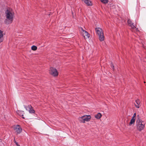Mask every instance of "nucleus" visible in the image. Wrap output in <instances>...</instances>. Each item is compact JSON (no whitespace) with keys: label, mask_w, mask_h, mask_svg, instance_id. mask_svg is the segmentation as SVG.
<instances>
[{"label":"nucleus","mask_w":146,"mask_h":146,"mask_svg":"<svg viewBox=\"0 0 146 146\" xmlns=\"http://www.w3.org/2000/svg\"><path fill=\"white\" fill-rule=\"evenodd\" d=\"M6 21L8 23H11L13 21L14 13L13 10L9 8H8L5 12Z\"/></svg>","instance_id":"obj_1"},{"label":"nucleus","mask_w":146,"mask_h":146,"mask_svg":"<svg viewBox=\"0 0 146 146\" xmlns=\"http://www.w3.org/2000/svg\"><path fill=\"white\" fill-rule=\"evenodd\" d=\"M99 39L100 41H102L104 40V33L101 35H98Z\"/></svg>","instance_id":"obj_12"},{"label":"nucleus","mask_w":146,"mask_h":146,"mask_svg":"<svg viewBox=\"0 0 146 146\" xmlns=\"http://www.w3.org/2000/svg\"><path fill=\"white\" fill-rule=\"evenodd\" d=\"M31 49L33 50H36L37 49V47L36 46L33 45L31 47Z\"/></svg>","instance_id":"obj_16"},{"label":"nucleus","mask_w":146,"mask_h":146,"mask_svg":"<svg viewBox=\"0 0 146 146\" xmlns=\"http://www.w3.org/2000/svg\"><path fill=\"white\" fill-rule=\"evenodd\" d=\"M14 142L15 143H16V145H17V142L15 140H14Z\"/></svg>","instance_id":"obj_22"},{"label":"nucleus","mask_w":146,"mask_h":146,"mask_svg":"<svg viewBox=\"0 0 146 146\" xmlns=\"http://www.w3.org/2000/svg\"><path fill=\"white\" fill-rule=\"evenodd\" d=\"M3 36H0V43L3 40Z\"/></svg>","instance_id":"obj_18"},{"label":"nucleus","mask_w":146,"mask_h":146,"mask_svg":"<svg viewBox=\"0 0 146 146\" xmlns=\"http://www.w3.org/2000/svg\"><path fill=\"white\" fill-rule=\"evenodd\" d=\"M131 20L129 19H128L127 20V23L131 27V28L133 29L134 28H135V26L133 24V23H131Z\"/></svg>","instance_id":"obj_10"},{"label":"nucleus","mask_w":146,"mask_h":146,"mask_svg":"<svg viewBox=\"0 0 146 146\" xmlns=\"http://www.w3.org/2000/svg\"><path fill=\"white\" fill-rule=\"evenodd\" d=\"M135 102L137 105L135 104V106L137 108H139L140 106V101L139 100L137 99V100H136Z\"/></svg>","instance_id":"obj_13"},{"label":"nucleus","mask_w":146,"mask_h":146,"mask_svg":"<svg viewBox=\"0 0 146 146\" xmlns=\"http://www.w3.org/2000/svg\"><path fill=\"white\" fill-rule=\"evenodd\" d=\"M145 122L142 120L140 119L139 117L136 120V126L137 129L141 131L143 130L145 127Z\"/></svg>","instance_id":"obj_2"},{"label":"nucleus","mask_w":146,"mask_h":146,"mask_svg":"<svg viewBox=\"0 0 146 146\" xmlns=\"http://www.w3.org/2000/svg\"><path fill=\"white\" fill-rule=\"evenodd\" d=\"M82 30V34L83 35L84 38L85 39L86 38H89L90 37V34L86 31L82 29L81 28Z\"/></svg>","instance_id":"obj_7"},{"label":"nucleus","mask_w":146,"mask_h":146,"mask_svg":"<svg viewBox=\"0 0 146 146\" xmlns=\"http://www.w3.org/2000/svg\"><path fill=\"white\" fill-rule=\"evenodd\" d=\"M82 1L88 6H91L92 5L91 2L89 0H82Z\"/></svg>","instance_id":"obj_9"},{"label":"nucleus","mask_w":146,"mask_h":146,"mask_svg":"<svg viewBox=\"0 0 146 146\" xmlns=\"http://www.w3.org/2000/svg\"><path fill=\"white\" fill-rule=\"evenodd\" d=\"M135 119L132 118L130 120V122L129 124V126H130L132 125H134L135 124Z\"/></svg>","instance_id":"obj_11"},{"label":"nucleus","mask_w":146,"mask_h":146,"mask_svg":"<svg viewBox=\"0 0 146 146\" xmlns=\"http://www.w3.org/2000/svg\"><path fill=\"white\" fill-rule=\"evenodd\" d=\"M91 118L90 115H85L78 118V120L80 122L85 123L86 121H89Z\"/></svg>","instance_id":"obj_3"},{"label":"nucleus","mask_w":146,"mask_h":146,"mask_svg":"<svg viewBox=\"0 0 146 146\" xmlns=\"http://www.w3.org/2000/svg\"><path fill=\"white\" fill-rule=\"evenodd\" d=\"M24 107L27 110H28L30 113H35V111L32 108L31 105L28 106H24Z\"/></svg>","instance_id":"obj_6"},{"label":"nucleus","mask_w":146,"mask_h":146,"mask_svg":"<svg viewBox=\"0 0 146 146\" xmlns=\"http://www.w3.org/2000/svg\"><path fill=\"white\" fill-rule=\"evenodd\" d=\"M111 67L113 69V70L114 69V66H113V65H111Z\"/></svg>","instance_id":"obj_23"},{"label":"nucleus","mask_w":146,"mask_h":146,"mask_svg":"<svg viewBox=\"0 0 146 146\" xmlns=\"http://www.w3.org/2000/svg\"><path fill=\"white\" fill-rule=\"evenodd\" d=\"M49 73L51 75L54 76H57L58 74V73L57 70L53 68H50Z\"/></svg>","instance_id":"obj_5"},{"label":"nucleus","mask_w":146,"mask_h":146,"mask_svg":"<svg viewBox=\"0 0 146 146\" xmlns=\"http://www.w3.org/2000/svg\"><path fill=\"white\" fill-rule=\"evenodd\" d=\"M136 115V113H135L133 114V116L132 117V118H133L134 119H135V117Z\"/></svg>","instance_id":"obj_19"},{"label":"nucleus","mask_w":146,"mask_h":146,"mask_svg":"<svg viewBox=\"0 0 146 146\" xmlns=\"http://www.w3.org/2000/svg\"><path fill=\"white\" fill-rule=\"evenodd\" d=\"M0 36H3L2 32L1 30H0Z\"/></svg>","instance_id":"obj_20"},{"label":"nucleus","mask_w":146,"mask_h":146,"mask_svg":"<svg viewBox=\"0 0 146 146\" xmlns=\"http://www.w3.org/2000/svg\"><path fill=\"white\" fill-rule=\"evenodd\" d=\"M23 118H24V117H23Z\"/></svg>","instance_id":"obj_26"},{"label":"nucleus","mask_w":146,"mask_h":146,"mask_svg":"<svg viewBox=\"0 0 146 146\" xmlns=\"http://www.w3.org/2000/svg\"><path fill=\"white\" fill-rule=\"evenodd\" d=\"M101 117L102 114L100 113H98L97 114L95 115V117L97 119H100Z\"/></svg>","instance_id":"obj_14"},{"label":"nucleus","mask_w":146,"mask_h":146,"mask_svg":"<svg viewBox=\"0 0 146 146\" xmlns=\"http://www.w3.org/2000/svg\"><path fill=\"white\" fill-rule=\"evenodd\" d=\"M135 29V30H136V31H137L138 30V29L137 28H136L135 26V28H134L133 29Z\"/></svg>","instance_id":"obj_21"},{"label":"nucleus","mask_w":146,"mask_h":146,"mask_svg":"<svg viewBox=\"0 0 146 146\" xmlns=\"http://www.w3.org/2000/svg\"><path fill=\"white\" fill-rule=\"evenodd\" d=\"M103 3L105 4L108 2V0H100Z\"/></svg>","instance_id":"obj_17"},{"label":"nucleus","mask_w":146,"mask_h":146,"mask_svg":"<svg viewBox=\"0 0 146 146\" xmlns=\"http://www.w3.org/2000/svg\"><path fill=\"white\" fill-rule=\"evenodd\" d=\"M137 117H139V115H137Z\"/></svg>","instance_id":"obj_25"},{"label":"nucleus","mask_w":146,"mask_h":146,"mask_svg":"<svg viewBox=\"0 0 146 146\" xmlns=\"http://www.w3.org/2000/svg\"><path fill=\"white\" fill-rule=\"evenodd\" d=\"M96 33L98 35L103 34L102 29L100 28H96L95 29Z\"/></svg>","instance_id":"obj_8"},{"label":"nucleus","mask_w":146,"mask_h":146,"mask_svg":"<svg viewBox=\"0 0 146 146\" xmlns=\"http://www.w3.org/2000/svg\"><path fill=\"white\" fill-rule=\"evenodd\" d=\"M13 129L17 134L20 133L22 131V129L20 125H15L13 126Z\"/></svg>","instance_id":"obj_4"},{"label":"nucleus","mask_w":146,"mask_h":146,"mask_svg":"<svg viewBox=\"0 0 146 146\" xmlns=\"http://www.w3.org/2000/svg\"><path fill=\"white\" fill-rule=\"evenodd\" d=\"M1 141V139H0V141Z\"/></svg>","instance_id":"obj_24"},{"label":"nucleus","mask_w":146,"mask_h":146,"mask_svg":"<svg viewBox=\"0 0 146 146\" xmlns=\"http://www.w3.org/2000/svg\"><path fill=\"white\" fill-rule=\"evenodd\" d=\"M17 113L20 116H23L24 114V112L22 111H17Z\"/></svg>","instance_id":"obj_15"}]
</instances>
